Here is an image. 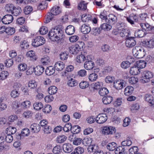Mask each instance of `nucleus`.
I'll return each instance as SVG.
<instances>
[{"instance_id":"nucleus-29","label":"nucleus","mask_w":154,"mask_h":154,"mask_svg":"<svg viewBox=\"0 0 154 154\" xmlns=\"http://www.w3.org/2000/svg\"><path fill=\"white\" fill-rule=\"evenodd\" d=\"M51 12L54 15H56L61 12V10L59 6H55L52 8Z\"/></svg>"},{"instance_id":"nucleus-27","label":"nucleus","mask_w":154,"mask_h":154,"mask_svg":"<svg viewBox=\"0 0 154 154\" xmlns=\"http://www.w3.org/2000/svg\"><path fill=\"white\" fill-rule=\"evenodd\" d=\"M140 72V69L139 67L136 66L131 67L130 70V73L133 75H137Z\"/></svg>"},{"instance_id":"nucleus-37","label":"nucleus","mask_w":154,"mask_h":154,"mask_svg":"<svg viewBox=\"0 0 154 154\" xmlns=\"http://www.w3.org/2000/svg\"><path fill=\"white\" fill-rule=\"evenodd\" d=\"M34 109L37 110H39L43 107V104L41 102H36L33 105Z\"/></svg>"},{"instance_id":"nucleus-24","label":"nucleus","mask_w":154,"mask_h":154,"mask_svg":"<svg viewBox=\"0 0 154 154\" xmlns=\"http://www.w3.org/2000/svg\"><path fill=\"white\" fill-rule=\"evenodd\" d=\"M78 84V82L75 79L70 78L67 82V85L70 87H73L76 86Z\"/></svg>"},{"instance_id":"nucleus-4","label":"nucleus","mask_w":154,"mask_h":154,"mask_svg":"<svg viewBox=\"0 0 154 154\" xmlns=\"http://www.w3.org/2000/svg\"><path fill=\"white\" fill-rule=\"evenodd\" d=\"M84 43H79L69 47V52L72 54H76L78 52L83 49Z\"/></svg>"},{"instance_id":"nucleus-53","label":"nucleus","mask_w":154,"mask_h":154,"mask_svg":"<svg viewBox=\"0 0 154 154\" xmlns=\"http://www.w3.org/2000/svg\"><path fill=\"white\" fill-rule=\"evenodd\" d=\"M129 32L126 29L120 30L119 35L122 37H127L129 35Z\"/></svg>"},{"instance_id":"nucleus-41","label":"nucleus","mask_w":154,"mask_h":154,"mask_svg":"<svg viewBox=\"0 0 154 154\" xmlns=\"http://www.w3.org/2000/svg\"><path fill=\"white\" fill-rule=\"evenodd\" d=\"M54 15L52 12H48L47 14L45 15L46 20L45 23H48L50 22L51 20L54 18Z\"/></svg>"},{"instance_id":"nucleus-40","label":"nucleus","mask_w":154,"mask_h":154,"mask_svg":"<svg viewBox=\"0 0 154 154\" xmlns=\"http://www.w3.org/2000/svg\"><path fill=\"white\" fill-rule=\"evenodd\" d=\"M57 88L54 86L50 87L48 90L49 94L52 95L56 94L57 92Z\"/></svg>"},{"instance_id":"nucleus-12","label":"nucleus","mask_w":154,"mask_h":154,"mask_svg":"<svg viewBox=\"0 0 154 154\" xmlns=\"http://www.w3.org/2000/svg\"><path fill=\"white\" fill-rule=\"evenodd\" d=\"M13 20V17L11 14L5 15L2 18V22L5 24H7L11 23Z\"/></svg>"},{"instance_id":"nucleus-54","label":"nucleus","mask_w":154,"mask_h":154,"mask_svg":"<svg viewBox=\"0 0 154 154\" xmlns=\"http://www.w3.org/2000/svg\"><path fill=\"white\" fill-rule=\"evenodd\" d=\"M131 62L128 61H123L121 64V66L122 68L124 69H126L130 66Z\"/></svg>"},{"instance_id":"nucleus-56","label":"nucleus","mask_w":154,"mask_h":154,"mask_svg":"<svg viewBox=\"0 0 154 154\" xmlns=\"http://www.w3.org/2000/svg\"><path fill=\"white\" fill-rule=\"evenodd\" d=\"M136 63L139 68H143L146 66V62L144 60H140L137 62Z\"/></svg>"},{"instance_id":"nucleus-60","label":"nucleus","mask_w":154,"mask_h":154,"mask_svg":"<svg viewBox=\"0 0 154 154\" xmlns=\"http://www.w3.org/2000/svg\"><path fill=\"white\" fill-rule=\"evenodd\" d=\"M72 125L71 123H67L65 124L63 128V129L65 132H68L71 129Z\"/></svg>"},{"instance_id":"nucleus-16","label":"nucleus","mask_w":154,"mask_h":154,"mask_svg":"<svg viewBox=\"0 0 154 154\" xmlns=\"http://www.w3.org/2000/svg\"><path fill=\"white\" fill-rule=\"evenodd\" d=\"M44 67L41 65H38L33 68L34 72L35 75L39 76L41 75L44 71Z\"/></svg>"},{"instance_id":"nucleus-17","label":"nucleus","mask_w":154,"mask_h":154,"mask_svg":"<svg viewBox=\"0 0 154 154\" xmlns=\"http://www.w3.org/2000/svg\"><path fill=\"white\" fill-rule=\"evenodd\" d=\"M91 30V28L88 24L85 23L81 26V31L84 34L88 33Z\"/></svg>"},{"instance_id":"nucleus-50","label":"nucleus","mask_w":154,"mask_h":154,"mask_svg":"<svg viewBox=\"0 0 154 154\" xmlns=\"http://www.w3.org/2000/svg\"><path fill=\"white\" fill-rule=\"evenodd\" d=\"M20 47L22 50L27 49L29 46V45L27 41L24 40L20 42Z\"/></svg>"},{"instance_id":"nucleus-23","label":"nucleus","mask_w":154,"mask_h":154,"mask_svg":"<svg viewBox=\"0 0 154 154\" xmlns=\"http://www.w3.org/2000/svg\"><path fill=\"white\" fill-rule=\"evenodd\" d=\"M64 63L61 62H57L54 65V68L57 70L61 71L63 70L64 68Z\"/></svg>"},{"instance_id":"nucleus-48","label":"nucleus","mask_w":154,"mask_h":154,"mask_svg":"<svg viewBox=\"0 0 154 154\" xmlns=\"http://www.w3.org/2000/svg\"><path fill=\"white\" fill-rule=\"evenodd\" d=\"M132 144V141L129 137H128L126 139L121 143L122 145L125 147V146H129Z\"/></svg>"},{"instance_id":"nucleus-43","label":"nucleus","mask_w":154,"mask_h":154,"mask_svg":"<svg viewBox=\"0 0 154 154\" xmlns=\"http://www.w3.org/2000/svg\"><path fill=\"white\" fill-rule=\"evenodd\" d=\"M33 11L32 7L29 5L26 6L23 9L24 13L26 15H28L31 13Z\"/></svg>"},{"instance_id":"nucleus-46","label":"nucleus","mask_w":154,"mask_h":154,"mask_svg":"<svg viewBox=\"0 0 154 154\" xmlns=\"http://www.w3.org/2000/svg\"><path fill=\"white\" fill-rule=\"evenodd\" d=\"M14 7L13 4H9L6 5L5 8L7 11L12 14Z\"/></svg>"},{"instance_id":"nucleus-64","label":"nucleus","mask_w":154,"mask_h":154,"mask_svg":"<svg viewBox=\"0 0 154 154\" xmlns=\"http://www.w3.org/2000/svg\"><path fill=\"white\" fill-rule=\"evenodd\" d=\"M138 150V148L136 146H133L131 147L129 149V154H136Z\"/></svg>"},{"instance_id":"nucleus-5","label":"nucleus","mask_w":154,"mask_h":154,"mask_svg":"<svg viewBox=\"0 0 154 154\" xmlns=\"http://www.w3.org/2000/svg\"><path fill=\"white\" fill-rule=\"evenodd\" d=\"M45 42V40L42 37L38 36L34 39L32 41V45L35 47L43 45Z\"/></svg>"},{"instance_id":"nucleus-52","label":"nucleus","mask_w":154,"mask_h":154,"mask_svg":"<svg viewBox=\"0 0 154 154\" xmlns=\"http://www.w3.org/2000/svg\"><path fill=\"white\" fill-rule=\"evenodd\" d=\"M15 29L13 27H8L6 28L5 32L8 35H11L15 32Z\"/></svg>"},{"instance_id":"nucleus-39","label":"nucleus","mask_w":154,"mask_h":154,"mask_svg":"<svg viewBox=\"0 0 154 154\" xmlns=\"http://www.w3.org/2000/svg\"><path fill=\"white\" fill-rule=\"evenodd\" d=\"M145 32L142 30H138L135 31L134 35L136 37L142 38L144 36Z\"/></svg>"},{"instance_id":"nucleus-22","label":"nucleus","mask_w":154,"mask_h":154,"mask_svg":"<svg viewBox=\"0 0 154 154\" xmlns=\"http://www.w3.org/2000/svg\"><path fill=\"white\" fill-rule=\"evenodd\" d=\"M134 88L131 86H128L126 87L124 91V94L129 96L131 94L134 90Z\"/></svg>"},{"instance_id":"nucleus-3","label":"nucleus","mask_w":154,"mask_h":154,"mask_svg":"<svg viewBox=\"0 0 154 154\" xmlns=\"http://www.w3.org/2000/svg\"><path fill=\"white\" fill-rule=\"evenodd\" d=\"M153 73L150 71H144L142 74V79L140 81L142 83H145L149 82L150 79L153 77Z\"/></svg>"},{"instance_id":"nucleus-55","label":"nucleus","mask_w":154,"mask_h":154,"mask_svg":"<svg viewBox=\"0 0 154 154\" xmlns=\"http://www.w3.org/2000/svg\"><path fill=\"white\" fill-rule=\"evenodd\" d=\"M31 103L29 100H26L22 102L21 103V106L24 109L29 108L31 105Z\"/></svg>"},{"instance_id":"nucleus-44","label":"nucleus","mask_w":154,"mask_h":154,"mask_svg":"<svg viewBox=\"0 0 154 154\" xmlns=\"http://www.w3.org/2000/svg\"><path fill=\"white\" fill-rule=\"evenodd\" d=\"M98 78L97 75L95 73H92L90 74L88 76L89 80L91 82L96 81Z\"/></svg>"},{"instance_id":"nucleus-20","label":"nucleus","mask_w":154,"mask_h":154,"mask_svg":"<svg viewBox=\"0 0 154 154\" xmlns=\"http://www.w3.org/2000/svg\"><path fill=\"white\" fill-rule=\"evenodd\" d=\"M30 129L33 133H37L40 131V127L39 124L34 123L31 125Z\"/></svg>"},{"instance_id":"nucleus-32","label":"nucleus","mask_w":154,"mask_h":154,"mask_svg":"<svg viewBox=\"0 0 154 154\" xmlns=\"http://www.w3.org/2000/svg\"><path fill=\"white\" fill-rule=\"evenodd\" d=\"M125 147L122 145L117 147L115 152L116 154H125Z\"/></svg>"},{"instance_id":"nucleus-45","label":"nucleus","mask_w":154,"mask_h":154,"mask_svg":"<svg viewBox=\"0 0 154 154\" xmlns=\"http://www.w3.org/2000/svg\"><path fill=\"white\" fill-rule=\"evenodd\" d=\"M22 11V10L20 7H18L16 8L14 7L12 14L14 16H17L19 15Z\"/></svg>"},{"instance_id":"nucleus-6","label":"nucleus","mask_w":154,"mask_h":154,"mask_svg":"<svg viewBox=\"0 0 154 154\" xmlns=\"http://www.w3.org/2000/svg\"><path fill=\"white\" fill-rule=\"evenodd\" d=\"M135 38L134 37H128L125 39L126 46L129 48H132L136 44Z\"/></svg>"},{"instance_id":"nucleus-28","label":"nucleus","mask_w":154,"mask_h":154,"mask_svg":"<svg viewBox=\"0 0 154 154\" xmlns=\"http://www.w3.org/2000/svg\"><path fill=\"white\" fill-rule=\"evenodd\" d=\"M112 100V97L110 96L104 97L102 98L103 102L106 105L110 103Z\"/></svg>"},{"instance_id":"nucleus-63","label":"nucleus","mask_w":154,"mask_h":154,"mask_svg":"<svg viewBox=\"0 0 154 154\" xmlns=\"http://www.w3.org/2000/svg\"><path fill=\"white\" fill-rule=\"evenodd\" d=\"M82 143L83 145L85 146H88L91 145V140L87 138H85L83 140H82Z\"/></svg>"},{"instance_id":"nucleus-18","label":"nucleus","mask_w":154,"mask_h":154,"mask_svg":"<svg viewBox=\"0 0 154 154\" xmlns=\"http://www.w3.org/2000/svg\"><path fill=\"white\" fill-rule=\"evenodd\" d=\"M108 21L107 23L111 25H113L117 21V17L113 14L109 15Z\"/></svg>"},{"instance_id":"nucleus-38","label":"nucleus","mask_w":154,"mask_h":154,"mask_svg":"<svg viewBox=\"0 0 154 154\" xmlns=\"http://www.w3.org/2000/svg\"><path fill=\"white\" fill-rule=\"evenodd\" d=\"M67 137L65 135L58 136L56 138V142L59 143H62L65 141Z\"/></svg>"},{"instance_id":"nucleus-58","label":"nucleus","mask_w":154,"mask_h":154,"mask_svg":"<svg viewBox=\"0 0 154 154\" xmlns=\"http://www.w3.org/2000/svg\"><path fill=\"white\" fill-rule=\"evenodd\" d=\"M47 5L48 4L46 2V1H42L38 5V8L39 9L43 10L47 8Z\"/></svg>"},{"instance_id":"nucleus-62","label":"nucleus","mask_w":154,"mask_h":154,"mask_svg":"<svg viewBox=\"0 0 154 154\" xmlns=\"http://www.w3.org/2000/svg\"><path fill=\"white\" fill-rule=\"evenodd\" d=\"M13 60L12 59H7L5 61V64L6 67H10L13 65Z\"/></svg>"},{"instance_id":"nucleus-30","label":"nucleus","mask_w":154,"mask_h":154,"mask_svg":"<svg viewBox=\"0 0 154 154\" xmlns=\"http://www.w3.org/2000/svg\"><path fill=\"white\" fill-rule=\"evenodd\" d=\"M144 99L146 101L148 102L152 105L154 104L153 97L152 95L148 94H146L145 95Z\"/></svg>"},{"instance_id":"nucleus-13","label":"nucleus","mask_w":154,"mask_h":154,"mask_svg":"<svg viewBox=\"0 0 154 154\" xmlns=\"http://www.w3.org/2000/svg\"><path fill=\"white\" fill-rule=\"evenodd\" d=\"M86 57L85 55V52H82L81 54L77 55L75 58V60L78 63H82L85 60H88V57Z\"/></svg>"},{"instance_id":"nucleus-33","label":"nucleus","mask_w":154,"mask_h":154,"mask_svg":"<svg viewBox=\"0 0 154 154\" xmlns=\"http://www.w3.org/2000/svg\"><path fill=\"white\" fill-rule=\"evenodd\" d=\"M144 46L149 48H152L154 47V40L150 39L149 41H146L143 43Z\"/></svg>"},{"instance_id":"nucleus-7","label":"nucleus","mask_w":154,"mask_h":154,"mask_svg":"<svg viewBox=\"0 0 154 154\" xmlns=\"http://www.w3.org/2000/svg\"><path fill=\"white\" fill-rule=\"evenodd\" d=\"M107 119V117L105 113L99 114L96 118V122L99 124H103Z\"/></svg>"},{"instance_id":"nucleus-35","label":"nucleus","mask_w":154,"mask_h":154,"mask_svg":"<svg viewBox=\"0 0 154 154\" xmlns=\"http://www.w3.org/2000/svg\"><path fill=\"white\" fill-rule=\"evenodd\" d=\"M50 57L48 56H44L41 59L40 61L43 65H47L50 62Z\"/></svg>"},{"instance_id":"nucleus-34","label":"nucleus","mask_w":154,"mask_h":154,"mask_svg":"<svg viewBox=\"0 0 154 154\" xmlns=\"http://www.w3.org/2000/svg\"><path fill=\"white\" fill-rule=\"evenodd\" d=\"M27 86L30 89H35L37 87V83L34 80H30L28 82Z\"/></svg>"},{"instance_id":"nucleus-57","label":"nucleus","mask_w":154,"mask_h":154,"mask_svg":"<svg viewBox=\"0 0 154 154\" xmlns=\"http://www.w3.org/2000/svg\"><path fill=\"white\" fill-rule=\"evenodd\" d=\"M89 86V84L88 82L82 81L79 84L80 88L82 89H85Z\"/></svg>"},{"instance_id":"nucleus-47","label":"nucleus","mask_w":154,"mask_h":154,"mask_svg":"<svg viewBox=\"0 0 154 154\" xmlns=\"http://www.w3.org/2000/svg\"><path fill=\"white\" fill-rule=\"evenodd\" d=\"M101 30L103 29L105 30H109L112 28V26L109 23H104L102 24L100 27Z\"/></svg>"},{"instance_id":"nucleus-8","label":"nucleus","mask_w":154,"mask_h":154,"mask_svg":"<svg viewBox=\"0 0 154 154\" xmlns=\"http://www.w3.org/2000/svg\"><path fill=\"white\" fill-rule=\"evenodd\" d=\"M125 18L126 20L131 25L134 24V22H137L138 21V17L136 14H131Z\"/></svg>"},{"instance_id":"nucleus-19","label":"nucleus","mask_w":154,"mask_h":154,"mask_svg":"<svg viewBox=\"0 0 154 154\" xmlns=\"http://www.w3.org/2000/svg\"><path fill=\"white\" fill-rule=\"evenodd\" d=\"M72 146L69 143L64 144L63 146V150L66 153H70L73 149Z\"/></svg>"},{"instance_id":"nucleus-25","label":"nucleus","mask_w":154,"mask_h":154,"mask_svg":"<svg viewBox=\"0 0 154 154\" xmlns=\"http://www.w3.org/2000/svg\"><path fill=\"white\" fill-rule=\"evenodd\" d=\"M87 3H86L84 1H81L78 4L77 8L79 10L85 11L87 8Z\"/></svg>"},{"instance_id":"nucleus-26","label":"nucleus","mask_w":154,"mask_h":154,"mask_svg":"<svg viewBox=\"0 0 154 154\" xmlns=\"http://www.w3.org/2000/svg\"><path fill=\"white\" fill-rule=\"evenodd\" d=\"M75 31V29L73 26L69 25L67 26L65 29L66 33L68 35H71L73 34Z\"/></svg>"},{"instance_id":"nucleus-1","label":"nucleus","mask_w":154,"mask_h":154,"mask_svg":"<svg viewBox=\"0 0 154 154\" xmlns=\"http://www.w3.org/2000/svg\"><path fill=\"white\" fill-rule=\"evenodd\" d=\"M63 31L61 26L58 25L52 28L49 32L48 36L53 42L58 41L63 35Z\"/></svg>"},{"instance_id":"nucleus-36","label":"nucleus","mask_w":154,"mask_h":154,"mask_svg":"<svg viewBox=\"0 0 154 154\" xmlns=\"http://www.w3.org/2000/svg\"><path fill=\"white\" fill-rule=\"evenodd\" d=\"M81 130V128L78 125H74L73 127L72 126L71 131L73 133V134L75 135V134L79 133L80 132Z\"/></svg>"},{"instance_id":"nucleus-51","label":"nucleus","mask_w":154,"mask_h":154,"mask_svg":"<svg viewBox=\"0 0 154 154\" xmlns=\"http://www.w3.org/2000/svg\"><path fill=\"white\" fill-rule=\"evenodd\" d=\"M141 27L145 31H149L151 25L147 23H140Z\"/></svg>"},{"instance_id":"nucleus-11","label":"nucleus","mask_w":154,"mask_h":154,"mask_svg":"<svg viewBox=\"0 0 154 154\" xmlns=\"http://www.w3.org/2000/svg\"><path fill=\"white\" fill-rule=\"evenodd\" d=\"M125 82L123 80H119L114 82L113 86L116 89H122L125 86Z\"/></svg>"},{"instance_id":"nucleus-10","label":"nucleus","mask_w":154,"mask_h":154,"mask_svg":"<svg viewBox=\"0 0 154 154\" xmlns=\"http://www.w3.org/2000/svg\"><path fill=\"white\" fill-rule=\"evenodd\" d=\"M69 140L73 143V144L75 145H80L82 142V139L79 137H75V135L73 134L72 136L69 137Z\"/></svg>"},{"instance_id":"nucleus-49","label":"nucleus","mask_w":154,"mask_h":154,"mask_svg":"<svg viewBox=\"0 0 154 154\" xmlns=\"http://www.w3.org/2000/svg\"><path fill=\"white\" fill-rule=\"evenodd\" d=\"M109 93L108 89L106 88L103 87L100 89L99 93L100 96H104Z\"/></svg>"},{"instance_id":"nucleus-61","label":"nucleus","mask_w":154,"mask_h":154,"mask_svg":"<svg viewBox=\"0 0 154 154\" xmlns=\"http://www.w3.org/2000/svg\"><path fill=\"white\" fill-rule=\"evenodd\" d=\"M94 85L93 86L94 89H98L101 88H100L102 86L103 83L101 82H97L93 84Z\"/></svg>"},{"instance_id":"nucleus-42","label":"nucleus","mask_w":154,"mask_h":154,"mask_svg":"<svg viewBox=\"0 0 154 154\" xmlns=\"http://www.w3.org/2000/svg\"><path fill=\"white\" fill-rule=\"evenodd\" d=\"M6 131V134L11 135L15 133L16 131V129L15 127H9L7 128Z\"/></svg>"},{"instance_id":"nucleus-2","label":"nucleus","mask_w":154,"mask_h":154,"mask_svg":"<svg viewBox=\"0 0 154 154\" xmlns=\"http://www.w3.org/2000/svg\"><path fill=\"white\" fill-rule=\"evenodd\" d=\"M134 56L137 58L143 57L145 54L144 49L140 46H136L132 50Z\"/></svg>"},{"instance_id":"nucleus-31","label":"nucleus","mask_w":154,"mask_h":154,"mask_svg":"<svg viewBox=\"0 0 154 154\" xmlns=\"http://www.w3.org/2000/svg\"><path fill=\"white\" fill-rule=\"evenodd\" d=\"M55 69L54 67L52 66H50L48 67L45 70V74L48 75H53L55 72Z\"/></svg>"},{"instance_id":"nucleus-9","label":"nucleus","mask_w":154,"mask_h":154,"mask_svg":"<svg viewBox=\"0 0 154 154\" xmlns=\"http://www.w3.org/2000/svg\"><path fill=\"white\" fill-rule=\"evenodd\" d=\"M105 141H103L102 144L103 146H105L107 149L110 151H113L116 149L117 147V144L114 142L110 143L107 144H105Z\"/></svg>"},{"instance_id":"nucleus-59","label":"nucleus","mask_w":154,"mask_h":154,"mask_svg":"<svg viewBox=\"0 0 154 154\" xmlns=\"http://www.w3.org/2000/svg\"><path fill=\"white\" fill-rule=\"evenodd\" d=\"M101 30L100 27H94L91 29V32H92V34L94 35H97L100 33Z\"/></svg>"},{"instance_id":"nucleus-15","label":"nucleus","mask_w":154,"mask_h":154,"mask_svg":"<svg viewBox=\"0 0 154 154\" xmlns=\"http://www.w3.org/2000/svg\"><path fill=\"white\" fill-rule=\"evenodd\" d=\"M84 66L86 69L91 70L94 67V63L93 61L91 60H89L88 59L84 63Z\"/></svg>"},{"instance_id":"nucleus-14","label":"nucleus","mask_w":154,"mask_h":154,"mask_svg":"<svg viewBox=\"0 0 154 154\" xmlns=\"http://www.w3.org/2000/svg\"><path fill=\"white\" fill-rule=\"evenodd\" d=\"M115 128L113 129V127L112 126L104 127L102 130V133L105 135H108L109 134H112L113 132H115Z\"/></svg>"},{"instance_id":"nucleus-21","label":"nucleus","mask_w":154,"mask_h":154,"mask_svg":"<svg viewBox=\"0 0 154 154\" xmlns=\"http://www.w3.org/2000/svg\"><path fill=\"white\" fill-rule=\"evenodd\" d=\"M26 56L30 58L31 60L33 61H35L37 59V56L35 54V52L32 50L28 51L26 53Z\"/></svg>"}]
</instances>
